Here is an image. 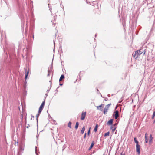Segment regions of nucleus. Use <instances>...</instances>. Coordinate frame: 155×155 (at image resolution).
<instances>
[{
  "mask_svg": "<svg viewBox=\"0 0 155 155\" xmlns=\"http://www.w3.org/2000/svg\"><path fill=\"white\" fill-rule=\"evenodd\" d=\"M147 134H146L145 135V143H147L148 142V137L147 136Z\"/></svg>",
  "mask_w": 155,
  "mask_h": 155,
  "instance_id": "nucleus-17",
  "label": "nucleus"
},
{
  "mask_svg": "<svg viewBox=\"0 0 155 155\" xmlns=\"http://www.w3.org/2000/svg\"><path fill=\"white\" fill-rule=\"evenodd\" d=\"M28 22L27 21V24H26V25H27V27H28Z\"/></svg>",
  "mask_w": 155,
  "mask_h": 155,
  "instance_id": "nucleus-44",
  "label": "nucleus"
},
{
  "mask_svg": "<svg viewBox=\"0 0 155 155\" xmlns=\"http://www.w3.org/2000/svg\"><path fill=\"white\" fill-rule=\"evenodd\" d=\"M48 116H50V114H48Z\"/></svg>",
  "mask_w": 155,
  "mask_h": 155,
  "instance_id": "nucleus-63",
  "label": "nucleus"
},
{
  "mask_svg": "<svg viewBox=\"0 0 155 155\" xmlns=\"http://www.w3.org/2000/svg\"><path fill=\"white\" fill-rule=\"evenodd\" d=\"M97 35V34H95V37H96Z\"/></svg>",
  "mask_w": 155,
  "mask_h": 155,
  "instance_id": "nucleus-50",
  "label": "nucleus"
},
{
  "mask_svg": "<svg viewBox=\"0 0 155 155\" xmlns=\"http://www.w3.org/2000/svg\"><path fill=\"white\" fill-rule=\"evenodd\" d=\"M105 101H107L108 100H110V99H108L107 98L105 97L104 99Z\"/></svg>",
  "mask_w": 155,
  "mask_h": 155,
  "instance_id": "nucleus-38",
  "label": "nucleus"
},
{
  "mask_svg": "<svg viewBox=\"0 0 155 155\" xmlns=\"http://www.w3.org/2000/svg\"><path fill=\"white\" fill-rule=\"evenodd\" d=\"M137 51H138V52L137 53V56H138V58L140 57V55L143 52V49L139 50H137Z\"/></svg>",
  "mask_w": 155,
  "mask_h": 155,
  "instance_id": "nucleus-6",
  "label": "nucleus"
},
{
  "mask_svg": "<svg viewBox=\"0 0 155 155\" xmlns=\"http://www.w3.org/2000/svg\"><path fill=\"white\" fill-rule=\"evenodd\" d=\"M104 104H101L99 106H97V109L98 110H100L101 111H102L103 110L102 108H101V107Z\"/></svg>",
  "mask_w": 155,
  "mask_h": 155,
  "instance_id": "nucleus-12",
  "label": "nucleus"
},
{
  "mask_svg": "<svg viewBox=\"0 0 155 155\" xmlns=\"http://www.w3.org/2000/svg\"><path fill=\"white\" fill-rule=\"evenodd\" d=\"M79 125V122H77L76 123V124L75 126V129L76 130L77 129H78V127Z\"/></svg>",
  "mask_w": 155,
  "mask_h": 155,
  "instance_id": "nucleus-15",
  "label": "nucleus"
},
{
  "mask_svg": "<svg viewBox=\"0 0 155 155\" xmlns=\"http://www.w3.org/2000/svg\"><path fill=\"white\" fill-rule=\"evenodd\" d=\"M86 135H87V133H85L84 135V137H83L84 138H85L86 137Z\"/></svg>",
  "mask_w": 155,
  "mask_h": 155,
  "instance_id": "nucleus-33",
  "label": "nucleus"
},
{
  "mask_svg": "<svg viewBox=\"0 0 155 155\" xmlns=\"http://www.w3.org/2000/svg\"><path fill=\"white\" fill-rule=\"evenodd\" d=\"M35 153H36V155H38L37 151V150H36V149L35 150Z\"/></svg>",
  "mask_w": 155,
  "mask_h": 155,
  "instance_id": "nucleus-41",
  "label": "nucleus"
},
{
  "mask_svg": "<svg viewBox=\"0 0 155 155\" xmlns=\"http://www.w3.org/2000/svg\"><path fill=\"white\" fill-rule=\"evenodd\" d=\"M25 84L27 85V81H26V80H25Z\"/></svg>",
  "mask_w": 155,
  "mask_h": 155,
  "instance_id": "nucleus-45",
  "label": "nucleus"
},
{
  "mask_svg": "<svg viewBox=\"0 0 155 155\" xmlns=\"http://www.w3.org/2000/svg\"><path fill=\"white\" fill-rule=\"evenodd\" d=\"M86 112H82L81 117V120H83L84 119L86 115Z\"/></svg>",
  "mask_w": 155,
  "mask_h": 155,
  "instance_id": "nucleus-5",
  "label": "nucleus"
},
{
  "mask_svg": "<svg viewBox=\"0 0 155 155\" xmlns=\"http://www.w3.org/2000/svg\"><path fill=\"white\" fill-rule=\"evenodd\" d=\"M55 91H56L57 92H58V89H56L55 90Z\"/></svg>",
  "mask_w": 155,
  "mask_h": 155,
  "instance_id": "nucleus-53",
  "label": "nucleus"
},
{
  "mask_svg": "<svg viewBox=\"0 0 155 155\" xmlns=\"http://www.w3.org/2000/svg\"><path fill=\"white\" fill-rule=\"evenodd\" d=\"M98 127V125L97 124H96L94 129V131L95 132H96L97 131Z\"/></svg>",
  "mask_w": 155,
  "mask_h": 155,
  "instance_id": "nucleus-14",
  "label": "nucleus"
},
{
  "mask_svg": "<svg viewBox=\"0 0 155 155\" xmlns=\"http://www.w3.org/2000/svg\"><path fill=\"white\" fill-rule=\"evenodd\" d=\"M113 116H114V118L115 119H117L119 116V112L118 110H116L114 112Z\"/></svg>",
  "mask_w": 155,
  "mask_h": 155,
  "instance_id": "nucleus-3",
  "label": "nucleus"
},
{
  "mask_svg": "<svg viewBox=\"0 0 155 155\" xmlns=\"http://www.w3.org/2000/svg\"><path fill=\"white\" fill-rule=\"evenodd\" d=\"M113 119H110L107 123V125L109 126H110L113 125Z\"/></svg>",
  "mask_w": 155,
  "mask_h": 155,
  "instance_id": "nucleus-7",
  "label": "nucleus"
},
{
  "mask_svg": "<svg viewBox=\"0 0 155 155\" xmlns=\"http://www.w3.org/2000/svg\"><path fill=\"white\" fill-rule=\"evenodd\" d=\"M111 105V104L110 103L108 104L105 107H108V108H109V107Z\"/></svg>",
  "mask_w": 155,
  "mask_h": 155,
  "instance_id": "nucleus-32",
  "label": "nucleus"
},
{
  "mask_svg": "<svg viewBox=\"0 0 155 155\" xmlns=\"http://www.w3.org/2000/svg\"><path fill=\"white\" fill-rule=\"evenodd\" d=\"M145 49H144V50H143V55H144L145 54V53L146 52V51H145Z\"/></svg>",
  "mask_w": 155,
  "mask_h": 155,
  "instance_id": "nucleus-36",
  "label": "nucleus"
},
{
  "mask_svg": "<svg viewBox=\"0 0 155 155\" xmlns=\"http://www.w3.org/2000/svg\"><path fill=\"white\" fill-rule=\"evenodd\" d=\"M52 64H53V63H52L51 66L49 67L48 69V74L47 75L48 77L50 76V74L51 73V71H52V68H53Z\"/></svg>",
  "mask_w": 155,
  "mask_h": 155,
  "instance_id": "nucleus-4",
  "label": "nucleus"
},
{
  "mask_svg": "<svg viewBox=\"0 0 155 155\" xmlns=\"http://www.w3.org/2000/svg\"><path fill=\"white\" fill-rule=\"evenodd\" d=\"M27 128H28V126H27V127H26Z\"/></svg>",
  "mask_w": 155,
  "mask_h": 155,
  "instance_id": "nucleus-60",
  "label": "nucleus"
},
{
  "mask_svg": "<svg viewBox=\"0 0 155 155\" xmlns=\"http://www.w3.org/2000/svg\"><path fill=\"white\" fill-rule=\"evenodd\" d=\"M121 155H125V154L124 153H123V152H121L120 153Z\"/></svg>",
  "mask_w": 155,
  "mask_h": 155,
  "instance_id": "nucleus-39",
  "label": "nucleus"
},
{
  "mask_svg": "<svg viewBox=\"0 0 155 155\" xmlns=\"http://www.w3.org/2000/svg\"><path fill=\"white\" fill-rule=\"evenodd\" d=\"M116 128H117V127H114V128L113 129H112V132H114L115 131L116 129Z\"/></svg>",
  "mask_w": 155,
  "mask_h": 155,
  "instance_id": "nucleus-31",
  "label": "nucleus"
},
{
  "mask_svg": "<svg viewBox=\"0 0 155 155\" xmlns=\"http://www.w3.org/2000/svg\"><path fill=\"white\" fill-rule=\"evenodd\" d=\"M109 108H108V107H105L104 108L103 113L104 114H107V111Z\"/></svg>",
  "mask_w": 155,
  "mask_h": 155,
  "instance_id": "nucleus-11",
  "label": "nucleus"
},
{
  "mask_svg": "<svg viewBox=\"0 0 155 155\" xmlns=\"http://www.w3.org/2000/svg\"><path fill=\"white\" fill-rule=\"evenodd\" d=\"M95 152V151H94L93 153H94Z\"/></svg>",
  "mask_w": 155,
  "mask_h": 155,
  "instance_id": "nucleus-58",
  "label": "nucleus"
},
{
  "mask_svg": "<svg viewBox=\"0 0 155 155\" xmlns=\"http://www.w3.org/2000/svg\"><path fill=\"white\" fill-rule=\"evenodd\" d=\"M29 73V68L28 69V70L27 71L26 69V73L25 75V80H26L27 78V77L28 76V74Z\"/></svg>",
  "mask_w": 155,
  "mask_h": 155,
  "instance_id": "nucleus-9",
  "label": "nucleus"
},
{
  "mask_svg": "<svg viewBox=\"0 0 155 155\" xmlns=\"http://www.w3.org/2000/svg\"><path fill=\"white\" fill-rule=\"evenodd\" d=\"M4 61H0V65H1V67L2 68L3 67V64H4Z\"/></svg>",
  "mask_w": 155,
  "mask_h": 155,
  "instance_id": "nucleus-25",
  "label": "nucleus"
},
{
  "mask_svg": "<svg viewBox=\"0 0 155 155\" xmlns=\"http://www.w3.org/2000/svg\"><path fill=\"white\" fill-rule=\"evenodd\" d=\"M19 150L20 151L21 150L23 151L24 149V145L23 144H22V145H20L19 146Z\"/></svg>",
  "mask_w": 155,
  "mask_h": 155,
  "instance_id": "nucleus-13",
  "label": "nucleus"
},
{
  "mask_svg": "<svg viewBox=\"0 0 155 155\" xmlns=\"http://www.w3.org/2000/svg\"><path fill=\"white\" fill-rule=\"evenodd\" d=\"M97 92L99 91V90H98L97 89Z\"/></svg>",
  "mask_w": 155,
  "mask_h": 155,
  "instance_id": "nucleus-54",
  "label": "nucleus"
},
{
  "mask_svg": "<svg viewBox=\"0 0 155 155\" xmlns=\"http://www.w3.org/2000/svg\"><path fill=\"white\" fill-rule=\"evenodd\" d=\"M117 123H115V124H114L113 125V127H116V126L117 125Z\"/></svg>",
  "mask_w": 155,
  "mask_h": 155,
  "instance_id": "nucleus-30",
  "label": "nucleus"
},
{
  "mask_svg": "<svg viewBox=\"0 0 155 155\" xmlns=\"http://www.w3.org/2000/svg\"><path fill=\"white\" fill-rule=\"evenodd\" d=\"M27 85L25 84L24 85L23 87L24 89H25L26 88V87L27 86Z\"/></svg>",
  "mask_w": 155,
  "mask_h": 155,
  "instance_id": "nucleus-34",
  "label": "nucleus"
},
{
  "mask_svg": "<svg viewBox=\"0 0 155 155\" xmlns=\"http://www.w3.org/2000/svg\"><path fill=\"white\" fill-rule=\"evenodd\" d=\"M38 135H37L36 136V137H37V140H38Z\"/></svg>",
  "mask_w": 155,
  "mask_h": 155,
  "instance_id": "nucleus-47",
  "label": "nucleus"
},
{
  "mask_svg": "<svg viewBox=\"0 0 155 155\" xmlns=\"http://www.w3.org/2000/svg\"><path fill=\"white\" fill-rule=\"evenodd\" d=\"M85 130V127L84 126L83 127V128H82V129L81 131V134H83L84 133Z\"/></svg>",
  "mask_w": 155,
  "mask_h": 155,
  "instance_id": "nucleus-19",
  "label": "nucleus"
},
{
  "mask_svg": "<svg viewBox=\"0 0 155 155\" xmlns=\"http://www.w3.org/2000/svg\"><path fill=\"white\" fill-rule=\"evenodd\" d=\"M107 96L108 97H110V94H108L107 95Z\"/></svg>",
  "mask_w": 155,
  "mask_h": 155,
  "instance_id": "nucleus-49",
  "label": "nucleus"
},
{
  "mask_svg": "<svg viewBox=\"0 0 155 155\" xmlns=\"http://www.w3.org/2000/svg\"><path fill=\"white\" fill-rule=\"evenodd\" d=\"M50 4H48V7L49 8V10L51 12V13L52 12H51V10H52V8H50Z\"/></svg>",
  "mask_w": 155,
  "mask_h": 155,
  "instance_id": "nucleus-28",
  "label": "nucleus"
},
{
  "mask_svg": "<svg viewBox=\"0 0 155 155\" xmlns=\"http://www.w3.org/2000/svg\"><path fill=\"white\" fill-rule=\"evenodd\" d=\"M138 52V51H136L135 53H133L132 54V57L136 59L138 58V56H137V53Z\"/></svg>",
  "mask_w": 155,
  "mask_h": 155,
  "instance_id": "nucleus-8",
  "label": "nucleus"
},
{
  "mask_svg": "<svg viewBox=\"0 0 155 155\" xmlns=\"http://www.w3.org/2000/svg\"><path fill=\"white\" fill-rule=\"evenodd\" d=\"M153 27H152V28L151 29V30H150V33H151V31L152 30H153Z\"/></svg>",
  "mask_w": 155,
  "mask_h": 155,
  "instance_id": "nucleus-42",
  "label": "nucleus"
},
{
  "mask_svg": "<svg viewBox=\"0 0 155 155\" xmlns=\"http://www.w3.org/2000/svg\"><path fill=\"white\" fill-rule=\"evenodd\" d=\"M134 142L136 144H139V142L138 140H137V138L136 137H134Z\"/></svg>",
  "mask_w": 155,
  "mask_h": 155,
  "instance_id": "nucleus-21",
  "label": "nucleus"
},
{
  "mask_svg": "<svg viewBox=\"0 0 155 155\" xmlns=\"http://www.w3.org/2000/svg\"><path fill=\"white\" fill-rule=\"evenodd\" d=\"M71 124H72V123L70 121H69L68 123V127L70 128H71Z\"/></svg>",
  "mask_w": 155,
  "mask_h": 155,
  "instance_id": "nucleus-23",
  "label": "nucleus"
},
{
  "mask_svg": "<svg viewBox=\"0 0 155 155\" xmlns=\"http://www.w3.org/2000/svg\"><path fill=\"white\" fill-rule=\"evenodd\" d=\"M43 30H45V28H44V29H43Z\"/></svg>",
  "mask_w": 155,
  "mask_h": 155,
  "instance_id": "nucleus-62",
  "label": "nucleus"
},
{
  "mask_svg": "<svg viewBox=\"0 0 155 155\" xmlns=\"http://www.w3.org/2000/svg\"><path fill=\"white\" fill-rule=\"evenodd\" d=\"M59 87V86H58V87L57 88V89H58Z\"/></svg>",
  "mask_w": 155,
  "mask_h": 155,
  "instance_id": "nucleus-56",
  "label": "nucleus"
},
{
  "mask_svg": "<svg viewBox=\"0 0 155 155\" xmlns=\"http://www.w3.org/2000/svg\"><path fill=\"white\" fill-rule=\"evenodd\" d=\"M50 88H51V87L49 89H48L47 90V93H48L49 92V91H50Z\"/></svg>",
  "mask_w": 155,
  "mask_h": 155,
  "instance_id": "nucleus-40",
  "label": "nucleus"
},
{
  "mask_svg": "<svg viewBox=\"0 0 155 155\" xmlns=\"http://www.w3.org/2000/svg\"><path fill=\"white\" fill-rule=\"evenodd\" d=\"M110 126H111L110 129L111 130H112V129H113L114 128V127H113V125H110Z\"/></svg>",
  "mask_w": 155,
  "mask_h": 155,
  "instance_id": "nucleus-37",
  "label": "nucleus"
},
{
  "mask_svg": "<svg viewBox=\"0 0 155 155\" xmlns=\"http://www.w3.org/2000/svg\"><path fill=\"white\" fill-rule=\"evenodd\" d=\"M155 123V119L153 121V123Z\"/></svg>",
  "mask_w": 155,
  "mask_h": 155,
  "instance_id": "nucleus-55",
  "label": "nucleus"
},
{
  "mask_svg": "<svg viewBox=\"0 0 155 155\" xmlns=\"http://www.w3.org/2000/svg\"><path fill=\"white\" fill-rule=\"evenodd\" d=\"M22 153L21 152V151L19 150L17 154L18 155H21L22 154Z\"/></svg>",
  "mask_w": 155,
  "mask_h": 155,
  "instance_id": "nucleus-29",
  "label": "nucleus"
},
{
  "mask_svg": "<svg viewBox=\"0 0 155 155\" xmlns=\"http://www.w3.org/2000/svg\"><path fill=\"white\" fill-rule=\"evenodd\" d=\"M59 85L61 86H62L63 85V83H60Z\"/></svg>",
  "mask_w": 155,
  "mask_h": 155,
  "instance_id": "nucleus-46",
  "label": "nucleus"
},
{
  "mask_svg": "<svg viewBox=\"0 0 155 155\" xmlns=\"http://www.w3.org/2000/svg\"><path fill=\"white\" fill-rule=\"evenodd\" d=\"M94 41H96V39H94Z\"/></svg>",
  "mask_w": 155,
  "mask_h": 155,
  "instance_id": "nucleus-57",
  "label": "nucleus"
},
{
  "mask_svg": "<svg viewBox=\"0 0 155 155\" xmlns=\"http://www.w3.org/2000/svg\"><path fill=\"white\" fill-rule=\"evenodd\" d=\"M54 49H55V42H54Z\"/></svg>",
  "mask_w": 155,
  "mask_h": 155,
  "instance_id": "nucleus-52",
  "label": "nucleus"
},
{
  "mask_svg": "<svg viewBox=\"0 0 155 155\" xmlns=\"http://www.w3.org/2000/svg\"><path fill=\"white\" fill-rule=\"evenodd\" d=\"M34 118V117L33 116H31V120H33Z\"/></svg>",
  "mask_w": 155,
  "mask_h": 155,
  "instance_id": "nucleus-35",
  "label": "nucleus"
},
{
  "mask_svg": "<svg viewBox=\"0 0 155 155\" xmlns=\"http://www.w3.org/2000/svg\"><path fill=\"white\" fill-rule=\"evenodd\" d=\"M67 147V146L66 145H63V146L62 147V151H63V150L66 148Z\"/></svg>",
  "mask_w": 155,
  "mask_h": 155,
  "instance_id": "nucleus-27",
  "label": "nucleus"
},
{
  "mask_svg": "<svg viewBox=\"0 0 155 155\" xmlns=\"http://www.w3.org/2000/svg\"><path fill=\"white\" fill-rule=\"evenodd\" d=\"M152 139H153V137H152V135L151 134H150V136L149 140V142L150 143L151 142H152Z\"/></svg>",
  "mask_w": 155,
  "mask_h": 155,
  "instance_id": "nucleus-20",
  "label": "nucleus"
},
{
  "mask_svg": "<svg viewBox=\"0 0 155 155\" xmlns=\"http://www.w3.org/2000/svg\"><path fill=\"white\" fill-rule=\"evenodd\" d=\"M49 82L51 83V84H50V87H51V81H49Z\"/></svg>",
  "mask_w": 155,
  "mask_h": 155,
  "instance_id": "nucleus-43",
  "label": "nucleus"
},
{
  "mask_svg": "<svg viewBox=\"0 0 155 155\" xmlns=\"http://www.w3.org/2000/svg\"><path fill=\"white\" fill-rule=\"evenodd\" d=\"M91 129V127H90L89 128V129H88V131L87 133V134L88 136H89L90 135Z\"/></svg>",
  "mask_w": 155,
  "mask_h": 155,
  "instance_id": "nucleus-24",
  "label": "nucleus"
},
{
  "mask_svg": "<svg viewBox=\"0 0 155 155\" xmlns=\"http://www.w3.org/2000/svg\"><path fill=\"white\" fill-rule=\"evenodd\" d=\"M94 143H95L94 142V141H92L90 147H89V148L88 149V150H91L92 149V148H93V146H94Z\"/></svg>",
  "mask_w": 155,
  "mask_h": 155,
  "instance_id": "nucleus-10",
  "label": "nucleus"
},
{
  "mask_svg": "<svg viewBox=\"0 0 155 155\" xmlns=\"http://www.w3.org/2000/svg\"><path fill=\"white\" fill-rule=\"evenodd\" d=\"M136 151L138 153V154L139 155L140 153V146L139 144H136Z\"/></svg>",
  "mask_w": 155,
  "mask_h": 155,
  "instance_id": "nucleus-2",
  "label": "nucleus"
},
{
  "mask_svg": "<svg viewBox=\"0 0 155 155\" xmlns=\"http://www.w3.org/2000/svg\"><path fill=\"white\" fill-rule=\"evenodd\" d=\"M64 74H62L60 78V79H59V81H61L62 79H64Z\"/></svg>",
  "mask_w": 155,
  "mask_h": 155,
  "instance_id": "nucleus-18",
  "label": "nucleus"
},
{
  "mask_svg": "<svg viewBox=\"0 0 155 155\" xmlns=\"http://www.w3.org/2000/svg\"><path fill=\"white\" fill-rule=\"evenodd\" d=\"M45 95L46 96H47L48 95V93L47 94H46Z\"/></svg>",
  "mask_w": 155,
  "mask_h": 155,
  "instance_id": "nucleus-51",
  "label": "nucleus"
},
{
  "mask_svg": "<svg viewBox=\"0 0 155 155\" xmlns=\"http://www.w3.org/2000/svg\"><path fill=\"white\" fill-rule=\"evenodd\" d=\"M40 113H39V111H38V113L36 115V120L37 122V126H38V117L40 115Z\"/></svg>",
  "mask_w": 155,
  "mask_h": 155,
  "instance_id": "nucleus-16",
  "label": "nucleus"
},
{
  "mask_svg": "<svg viewBox=\"0 0 155 155\" xmlns=\"http://www.w3.org/2000/svg\"><path fill=\"white\" fill-rule=\"evenodd\" d=\"M121 101H120V102H119V103H121Z\"/></svg>",
  "mask_w": 155,
  "mask_h": 155,
  "instance_id": "nucleus-59",
  "label": "nucleus"
},
{
  "mask_svg": "<svg viewBox=\"0 0 155 155\" xmlns=\"http://www.w3.org/2000/svg\"><path fill=\"white\" fill-rule=\"evenodd\" d=\"M1 69H1V68L0 69V71H1Z\"/></svg>",
  "mask_w": 155,
  "mask_h": 155,
  "instance_id": "nucleus-61",
  "label": "nucleus"
},
{
  "mask_svg": "<svg viewBox=\"0 0 155 155\" xmlns=\"http://www.w3.org/2000/svg\"><path fill=\"white\" fill-rule=\"evenodd\" d=\"M155 116V111L153 112V115L152 116V119H153Z\"/></svg>",
  "mask_w": 155,
  "mask_h": 155,
  "instance_id": "nucleus-26",
  "label": "nucleus"
},
{
  "mask_svg": "<svg viewBox=\"0 0 155 155\" xmlns=\"http://www.w3.org/2000/svg\"><path fill=\"white\" fill-rule=\"evenodd\" d=\"M45 103V100H44L43 101L39 108V110L38 111H39V113H41V112L44 107Z\"/></svg>",
  "mask_w": 155,
  "mask_h": 155,
  "instance_id": "nucleus-1",
  "label": "nucleus"
},
{
  "mask_svg": "<svg viewBox=\"0 0 155 155\" xmlns=\"http://www.w3.org/2000/svg\"><path fill=\"white\" fill-rule=\"evenodd\" d=\"M117 108V107H115V109H116Z\"/></svg>",
  "mask_w": 155,
  "mask_h": 155,
  "instance_id": "nucleus-64",
  "label": "nucleus"
},
{
  "mask_svg": "<svg viewBox=\"0 0 155 155\" xmlns=\"http://www.w3.org/2000/svg\"><path fill=\"white\" fill-rule=\"evenodd\" d=\"M33 33V35H32V37H33V39H34V34H33V33Z\"/></svg>",
  "mask_w": 155,
  "mask_h": 155,
  "instance_id": "nucleus-48",
  "label": "nucleus"
},
{
  "mask_svg": "<svg viewBox=\"0 0 155 155\" xmlns=\"http://www.w3.org/2000/svg\"><path fill=\"white\" fill-rule=\"evenodd\" d=\"M109 134H110V132L109 131H108L107 132L105 133L104 134V136L106 137V136H109Z\"/></svg>",
  "mask_w": 155,
  "mask_h": 155,
  "instance_id": "nucleus-22",
  "label": "nucleus"
}]
</instances>
